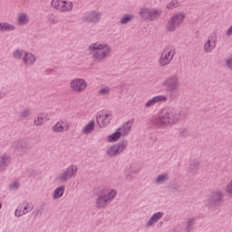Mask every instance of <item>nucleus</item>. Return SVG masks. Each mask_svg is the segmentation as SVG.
Wrapping results in <instances>:
<instances>
[{
	"instance_id": "33",
	"label": "nucleus",
	"mask_w": 232,
	"mask_h": 232,
	"mask_svg": "<svg viewBox=\"0 0 232 232\" xmlns=\"http://www.w3.org/2000/svg\"><path fill=\"white\" fill-rule=\"evenodd\" d=\"M225 64L227 68H232V56L226 59Z\"/></svg>"
},
{
	"instance_id": "35",
	"label": "nucleus",
	"mask_w": 232,
	"mask_h": 232,
	"mask_svg": "<svg viewBox=\"0 0 232 232\" xmlns=\"http://www.w3.org/2000/svg\"><path fill=\"white\" fill-rule=\"evenodd\" d=\"M50 21H52V23H57V17L52 15Z\"/></svg>"
},
{
	"instance_id": "14",
	"label": "nucleus",
	"mask_w": 232,
	"mask_h": 232,
	"mask_svg": "<svg viewBox=\"0 0 232 232\" xmlns=\"http://www.w3.org/2000/svg\"><path fill=\"white\" fill-rule=\"evenodd\" d=\"M124 150H126V144L122 143V144L109 148L107 153L111 157H115V155H119V153H122Z\"/></svg>"
},
{
	"instance_id": "6",
	"label": "nucleus",
	"mask_w": 232,
	"mask_h": 232,
	"mask_svg": "<svg viewBox=\"0 0 232 232\" xmlns=\"http://www.w3.org/2000/svg\"><path fill=\"white\" fill-rule=\"evenodd\" d=\"M52 6L59 12H71V10H73V2L69 0H52Z\"/></svg>"
},
{
	"instance_id": "1",
	"label": "nucleus",
	"mask_w": 232,
	"mask_h": 232,
	"mask_svg": "<svg viewBox=\"0 0 232 232\" xmlns=\"http://www.w3.org/2000/svg\"><path fill=\"white\" fill-rule=\"evenodd\" d=\"M90 52H94V61H102L111 53V47L106 44L95 43L89 46Z\"/></svg>"
},
{
	"instance_id": "16",
	"label": "nucleus",
	"mask_w": 232,
	"mask_h": 232,
	"mask_svg": "<svg viewBox=\"0 0 232 232\" xmlns=\"http://www.w3.org/2000/svg\"><path fill=\"white\" fill-rule=\"evenodd\" d=\"M48 121V114L46 113H40L38 116L34 118V125L35 126H43L45 122Z\"/></svg>"
},
{
	"instance_id": "26",
	"label": "nucleus",
	"mask_w": 232,
	"mask_h": 232,
	"mask_svg": "<svg viewBox=\"0 0 232 232\" xmlns=\"http://www.w3.org/2000/svg\"><path fill=\"white\" fill-rule=\"evenodd\" d=\"M15 217H23V215H26V211L24 210V207H19L16 208Z\"/></svg>"
},
{
	"instance_id": "17",
	"label": "nucleus",
	"mask_w": 232,
	"mask_h": 232,
	"mask_svg": "<svg viewBox=\"0 0 232 232\" xmlns=\"http://www.w3.org/2000/svg\"><path fill=\"white\" fill-rule=\"evenodd\" d=\"M131 126H133V121H128L119 129V131L124 137L131 131Z\"/></svg>"
},
{
	"instance_id": "21",
	"label": "nucleus",
	"mask_w": 232,
	"mask_h": 232,
	"mask_svg": "<svg viewBox=\"0 0 232 232\" xmlns=\"http://www.w3.org/2000/svg\"><path fill=\"white\" fill-rule=\"evenodd\" d=\"M12 30H15V26L6 23H0V32H10Z\"/></svg>"
},
{
	"instance_id": "38",
	"label": "nucleus",
	"mask_w": 232,
	"mask_h": 232,
	"mask_svg": "<svg viewBox=\"0 0 232 232\" xmlns=\"http://www.w3.org/2000/svg\"><path fill=\"white\" fill-rule=\"evenodd\" d=\"M217 198H218L217 196H214V199L217 200Z\"/></svg>"
},
{
	"instance_id": "3",
	"label": "nucleus",
	"mask_w": 232,
	"mask_h": 232,
	"mask_svg": "<svg viewBox=\"0 0 232 232\" xmlns=\"http://www.w3.org/2000/svg\"><path fill=\"white\" fill-rule=\"evenodd\" d=\"M117 197V191L113 189H105L102 190L97 198L98 208H104L108 202H111L112 199Z\"/></svg>"
},
{
	"instance_id": "29",
	"label": "nucleus",
	"mask_w": 232,
	"mask_h": 232,
	"mask_svg": "<svg viewBox=\"0 0 232 232\" xmlns=\"http://www.w3.org/2000/svg\"><path fill=\"white\" fill-rule=\"evenodd\" d=\"M133 19V15L128 14L122 17L121 19V24H126L127 23H130Z\"/></svg>"
},
{
	"instance_id": "4",
	"label": "nucleus",
	"mask_w": 232,
	"mask_h": 232,
	"mask_svg": "<svg viewBox=\"0 0 232 232\" xmlns=\"http://www.w3.org/2000/svg\"><path fill=\"white\" fill-rule=\"evenodd\" d=\"M186 19V14L184 13H178L174 14L170 21L167 24V30L169 32H175L182 23H184V20Z\"/></svg>"
},
{
	"instance_id": "11",
	"label": "nucleus",
	"mask_w": 232,
	"mask_h": 232,
	"mask_svg": "<svg viewBox=\"0 0 232 232\" xmlns=\"http://www.w3.org/2000/svg\"><path fill=\"white\" fill-rule=\"evenodd\" d=\"M68 130H70V123L66 121H59L52 127L53 133H63Z\"/></svg>"
},
{
	"instance_id": "27",
	"label": "nucleus",
	"mask_w": 232,
	"mask_h": 232,
	"mask_svg": "<svg viewBox=\"0 0 232 232\" xmlns=\"http://www.w3.org/2000/svg\"><path fill=\"white\" fill-rule=\"evenodd\" d=\"M179 2L177 0H172L170 3L167 5L168 10H174V8H178Z\"/></svg>"
},
{
	"instance_id": "8",
	"label": "nucleus",
	"mask_w": 232,
	"mask_h": 232,
	"mask_svg": "<svg viewBox=\"0 0 232 232\" xmlns=\"http://www.w3.org/2000/svg\"><path fill=\"white\" fill-rule=\"evenodd\" d=\"M14 56L16 59H23L24 63L28 66H32L35 61H37V57L32 54V53H26L24 51L17 50L14 53Z\"/></svg>"
},
{
	"instance_id": "12",
	"label": "nucleus",
	"mask_w": 232,
	"mask_h": 232,
	"mask_svg": "<svg viewBox=\"0 0 232 232\" xmlns=\"http://www.w3.org/2000/svg\"><path fill=\"white\" fill-rule=\"evenodd\" d=\"M217 46V34L212 33L208 38L207 43L204 45V50L206 52H212L215 50V47Z\"/></svg>"
},
{
	"instance_id": "2",
	"label": "nucleus",
	"mask_w": 232,
	"mask_h": 232,
	"mask_svg": "<svg viewBox=\"0 0 232 232\" xmlns=\"http://www.w3.org/2000/svg\"><path fill=\"white\" fill-rule=\"evenodd\" d=\"M180 119V112L171 109L163 110L160 115V124L161 126H171Z\"/></svg>"
},
{
	"instance_id": "18",
	"label": "nucleus",
	"mask_w": 232,
	"mask_h": 232,
	"mask_svg": "<svg viewBox=\"0 0 232 232\" xmlns=\"http://www.w3.org/2000/svg\"><path fill=\"white\" fill-rule=\"evenodd\" d=\"M94 130H95V121L92 120L83 127L82 131L84 135H88L92 133V131H93Z\"/></svg>"
},
{
	"instance_id": "34",
	"label": "nucleus",
	"mask_w": 232,
	"mask_h": 232,
	"mask_svg": "<svg viewBox=\"0 0 232 232\" xmlns=\"http://www.w3.org/2000/svg\"><path fill=\"white\" fill-rule=\"evenodd\" d=\"M24 209L28 213V211H32V209H34V205L32 203H27L26 206L24 207Z\"/></svg>"
},
{
	"instance_id": "25",
	"label": "nucleus",
	"mask_w": 232,
	"mask_h": 232,
	"mask_svg": "<svg viewBox=\"0 0 232 232\" xmlns=\"http://www.w3.org/2000/svg\"><path fill=\"white\" fill-rule=\"evenodd\" d=\"M166 86H177L179 80L177 78H169L165 82Z\"/></svg>"
},
{
	"instance_id": "19",
	"label": "nucleus",
	"mask_w": 232,
	"mask_h": 232,
	"mask_svg": "<svg viewBox=\"0 0 232 232\" xmlns=\"http://www.w3.org/2000/svg\"><path fill=\"white\" fill-rule=\"evenodd\" d=\"M86 19L92 23H97V21L101 19V14L91 12L89 14H87Z\"/></svg>"
},
{
	"instance_id": "31",
	"label": "nucleus",
	"mask_w": 232,
	"mask_h": 232,
	"mask_svg": "<svg viewBox=\"0 0 232 232\" xmlns=\"http://www.w3.org/2000/svg\"><path fill=\"white\" fill-rule=\"evenodd\" d=\"M165 180H168V176L167 175H160L157 179V182L159 184H161V182H164Z\"/></svg>"
},
{
	"instance_id": "15",
	"label": "nucleus",
	"mask_w": 232,
	"mask_h": 232,
	"mask_svg": "<svg viewBox=\"0 0 232 232\" xmlns=\"http://www.w3.org/2000/svg\"><path fill=\"white\" fill-rule=\"evenodd\" d=\"M166 101H167V98L164 95L155 96L147 102L146 107L151 108V106H155L157 102H166Z\"/></svg>"
},
{
	"instance_id": "13",
	"label": "nucleus",
	"mask_w": 232,
	"mask_h": 232,
	"mask_svg": "<svg viewBox=\"0 0 232 232\" xmlns=\"http://www.w3.org/2000/svg\"><path fill=\"white\" fill-rule=\"evenodd\" d=\"M75 173H77V166L72 165L58 179L59 180H68V179H72Z\"/></svg>"
},
{
	"instance_id": "23",
	"label": "nucleus",
	"mask_w": 232,
	"mask_h": 232,
	"mask_svg": "<svg viewBox=\"0 0 232 232\" xmlns=\"http://www.w3.org/2000/svg\"><path fill=\"white\" fill-rule=\"evenodd\" d=\"M64 195V188L63 187H58L53 193V198H61Z\"/></svg>"
},
{
	"instance_id": "24",
	"label": "nucleus",
	"mask_w": 232,
	"mask_h": 232,
	"mask_svg": "<svg viewBox=\"0 0 232 232\" xmlns=\"http://www.w3.org/2000/svg\"><path fill=\"white\" fill-rule=\"evenodd\" d=\"M19 24H26L28 23V15L26 14H21L18 16Z\"/></svg>"
},
{
	"instance_id": "9",
	"label": "nucleus",
	"mask_w": 232,
	"mask_h": 232,
	"mask_svg": "<svg viewBox=\"0 0 232 232\" xmlns=\"http://www.w3.org/2000/svg\"><path fill=\"white\" fill-rule=\"evenodd\" d=\"M70 86L75 93H82L88 88V82L84 79L75 78L71 81Z\"/></svg>"
},
{
	"instance_id": "39",
	"label": "nucleus",
	"mask_w": 232,
	"mask_h": 232,
	"mask_svg": "<svg viewBox=\"0 0 232 232\" xmlns=\"http://www.w3.org/2000/svg\"><path fill=\"white\" fill-rule=\"evenodd\" d=\"M0 209H1V204H0Z\"/></svg>"
},
{
	"instance_id": "37",
	"label": "nucleus",
	"mask_w": 232,
	"mask_h": 232,
	"mask_svg": "<svg viewBox=\"0 0 232 232\" xmlns=\"http://www.w3.org/2000/svg\"><path fill=\"white\" fill-rule=\"evenodd\" d=\"M227 35H232V25L227 31Z\"/></svg>"
},
{
	"instance_id": "5",
	"label": "nucleus",
	"mask_w": 232,
	"mask_h": 232,
	"mask_svg": "<svg viewBox=\"0 0 232 232\" xmlns=\"http://www.w3.org/2000/svg\"><path fill=\"white\" fill-rule=\"evenodd\" d=\"M173 57H175V49L171 46L165 47L160 58V66H167V64H169L171 61H173Z\"/></svg>"
},
{
	"instance_id": "7",
	"label": "nucleus",
	"mask_w": 232,
	"mask_h": 232,
	"mask_svg": "<svg viewBox=\"0 0 232 232\" xmlns=\"http://www.w3.org/2000/svg\"><path fill=\"white\" fill-rule=\"evenodd\" d=\"M113 118V114L110 111H102L98 113L96 121L98 126L100 128H106L110 122H111V119Z\"/></svg>"
},
{
	"instance_id": "30",
	"label": "nucleus",
	"mask_w": 232,
	"mask_h": 232,
	"mask_svg": "<svg viewBox=\"0 0 232 232\" xmlns=\"http://www.w3.org/2000/svg\"><path fill=\"white\" fill-rule=\"evenodd\" d=\"M30 115H32V111L30 110H25L21 112V117L23 119H26V117H30Z\"/></svg>"
},
{
	"instance_id": "32",
	"label": "nucleus",
	"mask_w": 232,
	"mask_h": 232,
	"mask_svg": "<svg viewBox=\"0 0 232 232\" xmlns=\"http://www.w3.org/2000/svg\"><path fill=\"white\" fill-rule=\"evenodd\" d=\"M100 95H108L110 93V89L108 87H103L100 90Z\"/></svg>"
},
{
	"instance_id": "36",
	"label": "nucleus",
	"mask_w": 232,
	"mask_h": 232,
	"mask_svg": "<svg viewBox=\"0 0 232 232\" xmlns=\"http://www.w3.org/2000/svg\"><path fill=\"white\" fill-rule=\"evenodd\" d=\"M12 189H17L19 188V183H14L11 186Z\"/></svg>"
},
{
	"instance_id": "10",
	"label": "nucleus",
	"mask_w": 232,
	"mask_h": 232,
	"mask_svg": "<svg viewBox=\"0 0 232 232\" xmlns=\"http://www.w3.org/2000/svg\"><path fill=\"white\" fill-rule=\"evenodd\" d=\"M140 15L143 19H147V21H153V19H157L160 15V11L159 10H150L148 8L140 9Z\"/></svg>"
},
{
	"instance_id": "22",
	"label": "nucleus",
	"mask_w": 232,
	"mask_h": 232,
	"mask_svg": "<svg viewBox=\"0 0 232 232\" xmlns=\"http://www.w3.org/2000/svg\"><path fill=\"white\" fill-rule=\"evenodd\" d=\"M122 134H121L120 130L112 133L111 136H109L108 140L109 142H116V140H119Z\"/></svg>"
},
{
	"instance_id": "28",
	"label": "nucleus",
	"mask_w": 232,
	"mask_h": 232,
	"mask_svg": "<svg viewBox=\"0 0 232 232\" xmlns=\"http://www.w3.org/2000/svg\"><path fill=\"white\" fill-rule=\"evenodd\" d=\"M226 193L228 197H232V179L227 183L226 187Z\"/></svg>"
},
{
	"instance_id": "20",
	"label": "nucleus",
	"mask_w": 232,
	"mask_h": 232,
	"mask_svg": "<svg viewBox=\"0 0 232 232\" xmlns=\"http://www.w3.org/2000/svg\"><path fill=\"white\" fill-rule=\"evenodd\" d=\"M164 214L162 212H158L156 214H154L151 218L150 219V221L148 222L149 226H153L156 222H159V220H160V218H162V216Z\"/></svg>"
}]
</instances>
